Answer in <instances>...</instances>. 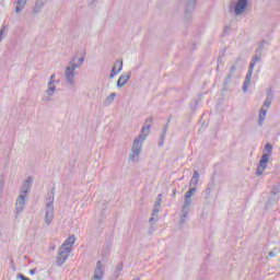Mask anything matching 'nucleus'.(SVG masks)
Listing matches in <instances>:
<instances>
[{
  "instance_id": "27",
  "label": "nucleus",
  "mask_w": 280,
  "mask_h": 280,
  "mask_svg": "<svg viewBox=\"0 0 280 280\" xmlns=\"http://www.w3.org/2000/svg\"><path fill=\"white\" fill-rule=\"evenodd\" d=\"M271 104H272V94H268L261 108H266L268 110V108H270Z\"/></svg>"
},
{
  "instance_id": "15",
  "label": "nucleus",
  "mask_w": 280,
  "mask_h": 280,
  "mask_svg": "<svg viewBox=\"0 0 280 280\" xmlns=\"http://www.w3.org/2000/svg\"><path fill=\"white\" fill-rule=\"evenodd\" d=\"M55 78H56V74H51L50 81L48 82V89L46 93L49 97H52L54 93H56V85H54V82H58V81H55L54 80Z\"/></svg>"
},
{
  "instance_id": "25",
  "label": "nucleus",
  "mask_w": 280,
  "mask_h": 280,
  "mask_svg": "<svg viewBox=\"0 0 280 280\" xmlns=\"http://www.w3.org/2000/svg\"><path fill=\"white\" fill-rule=\"evenodd\" d=\"M170 119L167 124L164 126L163 133L161 135L160 141L158 142L159 147L162 148L164 141H165V135H167V128H170Z\"/></svg>"
},
{
  "instance_id": "30",
  "label": "nucleus",
  "mask_w": 280,
  "mask_h": 280,
  "mask_svg": "<svg viewBox=\"0 0 280 280\" xmlns=\"http://www.w3.org/2000/svg\"><path fill=\"white\" fill-rule=\"evenodd\" d=\"M196 191H197L196 187H191L189 190L186 191L184 198H191V196H194Z\"/></svg>"
},
{
  "instance_id": "39",
  "label": "nucleus",
  "mask_w": 280,
  "mask_h": 280,
  "mask_svg": "<svg viewBox=\"0 0 280 280\" xmlns=\"http://www.w3.org/2000/svg\"><path fill=\"white\" fill-rule=\"evenodd\" d=\"M34 272H36V269H31L30 270V275H34Z\"/></svg>"
},
{
  "instance_id": "1",
  "label": "nucleus",
  "mask_w": 280,
  "mask_h": 280,
  "mask_svg": "<svg viewBox=\"0 0 280 280\" xmlns=\"http://www.w3.org/2000/svg\"><path fill=\"white\" fill-rule=\"evenodd\" d=\"M260 60H261V52H259L258 55H255L252 58L247 74H246L244 83H243V93H248V86H250V80L253 78V71L255 70V66L257 65V62H259Z\"/></svg>"
},
{
  "instance_id": "13",
  "label": "nucleus",
  "mask_w": 280,
  "mask_h": 280,
  "mask_svg": "<svg viewBox=\"0 0 280 280\" xmlns=\"http://www.w3.org/2000/svg\"><path fill=\"white\" fill-rule=\"evenodd\" d=\"M25 195H20L15 202V211L16 213H21L23 211V208L25 207Z\"/></svg>"
},
{
  "instance_id": "40",
  "label": "nucleus",
  "mask_w": 280,
  "mask_h": 280,
  "mask_svg": "<svg viewBox=\"0 0 280 280\" xmlns=\"http://www.w3.org/2000/svg\"><path fill=\"white\" fill-rule=\"evenodd\" d=\"M207 191H208V196H209V194H211V189L208 187Z\"/></svg>"
},
{
  "instance_id": "38",
  "label": "nucleus",
  "mask_w": 280,
  "mask_h": 280,
  "mask_svg": "<svg viewBox=\"0 0 280 280\" xmlns=\"http://www.w3.org/2000/svg\"><path fill=\"white\" fill-rule=\"evenodd\" d=\"M3 191V180H0V192Z\"/></svg>"
},
{
  "instance_id": "26",
  "label": "nucleus",
  "mask_w": 280,
  "mask_h": 280,
  "mask_svg": "<svg viewBox=\"0 0 280 280\" xmlns=\"http://www.w3.org/2000/svg\"><path fill=\"white\" fill-rule=\"evenodd\" d=\"M121 270H124V264L119 262L116 265V269L114 272V279H119V275H121Z\"/></svg>"
},
{
  "instance_id": "6",
  "label": "nucleus",
  "mask_w": 280,
  "mask_h": 280,
  "mask_svg": "<svg viewBox=\"0 0 280 280\" xmlns=\"http://www.w3.org/2000/svg\"><path fill=\"white\" fill-rule=\"evenodd\" d=\"M268 161H270V155L262 154L256 170V176H261V174L266 172V167H268Z\"/></svg>"
},
{
  "instance_id": "28",
  "label": "nucleus",
  "mask_w": 280,
  "mask_h": 280,
  "mask_svg": "<svg viewBox=\"0 0 280 280\" xmlns=\"http://www.w3.org/2000/svg\"><path fill=\"white\" fill-rule=\"evenodd\" d=\"M115 97H117V94L115 92L110 93L105 100V106H110L115 102Z\"/></svg>"
},
{
  "instance_id": "32",
  "label": "nucleus",
  "mask_w": 280,
  "mask_h": 280,
  "mask_svg": "<svg viewBox=\"0 0 280 280\" xmlns=\"http://www.w3.org/2000/svg\"><path fill=\"white\" fill-rule=\"evenodd\" d=\"M265 152L267 153H264V154H268L270 159V154H272V144L270 143L265 144Z\"/></svg>"
},
{
  "instance_id": "10",
  "label": "nucleus",
  "mask_w": 280,
  "mask_h": 280,
  "mask_svg": "<svg viewBox=\"0 0 280 280\" xmlns=\"http://www.w3.org/2000/svg\"><path fill=\"white\" fill-rule=\"evenodd\" d=\"M32 183H34V179L30 176L25 179L22 188H21V195L27 196L32 191Z\"/></svg>"
},
{
  "instance_id": "31",
  "label": "nucleus",
  "mask_w": 280,
  "mask_h": 280,
  "mask_svg": "<svg viewBox=\"0 0 280 280\" xmlns=\"http://www.w3.org/2000/svg\"><path fill=\"white\" fill-rule=\"evenodd\" d=\"M277 194H280V182L278 184H276L273 187H272V190H271V195L272 196H277Z\"/></svg>"
},
{
  "instance_id": "8",
  "label": "nucleus",
  "mask_w": 280,
  "mask_h": 280,
  "mask_svg": "<svg viewBox=\"0 0 280 280\" xmlns=\"http://www.w3.org/2000/svg\"><path fill=\"white\" fill-rule=\"evenodd\" d=\"M248 8V0H237L235 7H234V14L236 16H241V14H244V10Z\"/></svg>"
},
{
  "instance_id": "24",
  "label": "nucleus",
  "mask_w": 280,
  "mask_h": 280,
  "mask_svg": "<svg viewBox=\"0 0 280 280\" xmlns=\"http://www.w3.org/2000/svg\"><path fill=\"white\" fill-rule=\"evenodd\" d=\"M199 180H200V173H198V171H195L190 179L189 187H197Z\"/></svg>"
},
{
  "instance_id": "37",
  "label": "nucleus",
  "mask_w": 280,
  "mask_h": 280,
  "mask_svg": "<svg viewBox=\"0 0 280 280\" xmlns=\"http://www.w3.org/2000/svg\"><path fill=\"white\" fill-rule=\"evenodd\" d=\"M82 62H84V57L79 58V63H77V65H79V67H80L82 65Z\"/></svg>"
},
{
  "instance_id": "19",
  "label": "nucleus",
  "mask_w": 280,
  "mask_h": 280,
  "mask_svg": "<svg viewBox=\"0 0 280 280\" xmlns=\"http://www.w3.org/2000/svg\"><path fill=\"white\" fill-rule=\"evenodd\" d=\"M130 80V73L121 74L117 81L118 89H121L122 86H126L128 84V81Z\"/></svg>"
},
{
  "instance_id": "17",
  "label": "nucleus",
  "mask_w": 280,
  "mask_h": 280,
  "mask_svg": "<svg viewBox=\"0 0 280 280\" xmlns=\"http://www.w3.org/2000/svg\"><path fill=\"white\" fill-rule=\"evenodd\" d=\"M102 277H104V269H102V261L98 260L94 270V279L100 280L102 279Z\"/></svg>"
},
{
  "instance_id": "42",
  "label": "nucleus",
  "mask_w": 280,
  "mask_h": 280,
  "mask_svg": "<svg viewBox=\"0 0 280 280\" xmlns=\"http://www.w3.org/2000/svg\"><path fill=\"white\" fill-rule=\"evenodd\" d=\"M273 250H277V247H275Z\"/></svg>"
},
{
  "instance_id": "11",
  "label": "nucleus",
  "mask_w": 280,
  "mask_h": 280,
  "mask_svg": "<svg viewBox=\"0 0 280 280\" xmlns=\"http://www.w3.org/2000/svg\"><path fill=\"white\" fill-rule=\"evenodd\" d=\"M54 213H55L54 207L46 206V212H45L44 221L47 224H51V222H54Z\"/></svg>"
},
{
  "instance_id": "23",
  "label": "nucleus",
  "mask_w": 280,
  "mask_h": 280,
  "mask_svg": "<svg viewBox=\"0 0 280 280\" xmlns=\"http://www.w3.org/2000/svg\"><path fill=\"white\" fill-rule=\"evenodd\" d=\"M75 244V236H69L59 248H71Z\"/></svg>"
},
{
  "instance_id": "20",
  "label": "nucleus",
  "mask_w": 280,
  "mask_h": 280,
  "mask_svg": "<svg viewBox=\"0 0 280 280\" xmlns=\"http://www.w3.org/2000/svg\"><path fill=\"white\" fill-rule=\"evenodd\" d=\"M56 196V186H52L50 191L47 195L48 202L46 203V207H54V198Z\"/></svg>"
},
{
  "instance_id": "14",
  "label": "nucleus",
  "mask_w": 280,
  "mask_h": 280,
  "mask_svg": "<svg viewBox=\"0 0 280 280\" xmlns=\"http://www.w3.org/2000/svg\"><path fill=\"white\" fill-rule=\"evenodd\" d=\"M198 0H189L187 5H186V11H185V19H191V12H194V9L196 8V3Z\"/></svg>"
},
{
  "instance_id": "16",
  "label": "nucleus",
  "mask_w": 280,
  "mask_h": 280,
  "mask_svg": "<svg viewBox=\"0 0 280 280\" xmlns=\"http://www.w3.org/2000/svg\"><path fill=\"white\" fill-rule=\"evenodd\" d=\"M45 3H47V0H36L35 7L33 8V14H40L43 8H45Z\"/></svg>"
},
{
  "instance_id": "33",
  "label": "nucleus",
  "mask_w": 280,
  "mask_h": 280,
  "mask_svg": "<svg viewBox=\"0 0 280 280\" xmlns=\"http://www.w3.org/2000/svg\"><path fill=\"white\" fill-rule=\"evenodd\" d=\"M5 30H8V25L2 24L0 28V42L3 40V35L5 34Z\"/></svg>"
},
{
  "instance_id": "5",
  "label": "nucleus",
  "mask_w": 280,
  "mask_h": 280,
  "mask_svg": "<svg viewBox=\"0 0 280 280\" xmlns=\"http://www.w3.org/2000/svg\"><path fill=\"white\" fill-rule=\"evenodd\" d=\"M69 255H71V248L59 247L58 255L56 257L57 266H62L65 261L69 259Z\"/></svg>"
},
{
  "instance_id": "9",
  "label": "nucleus",
  "mask_w": 280,
  "mask_h": 280,
  "mask_svg": "<svg viewBox=\"0 0 280 280\" xmlns=\"http://www.w3.org/2000/svg\"><path fill=\"white\" fill-rule=\"evenodd\" d=\"M150 128H152V118H149L144 121V125L141 129V141L148 139V135H150Z\"/></svg>"
},
{
  "instance_id": "2",
  "label": "nucleus",
  "mask_w": 280,
  "mask_h": 280,
  "mask_svg": "<svg viewBox=\"0 0 280 280\" xmlns=\"http://www.w3.org/2000/svg\"><path fill=\"white\" fill-rule=\"evenodd\" d=\"M77 69H80V65H77L75 62L70 61L69 66L65 70L66 82H67V84H69V86H73L75 84V70Z\"/></svg>"
},
{
  "instance_id": "7",
  "label": "nucleus",
  "mask_w": 280,
  "mask_h": 280,
  "mask_svg": "<svg viewBox=\"0 0 280 280\" xmlns=\"http://www.w3.org/2000/svg\"><path fill=\"white\" fill-rule=\"evenodd\" d=\"M185 201L182 207V222H185L189 215V207H191V198L184 197Z\"/></svg>"
},
{
  "instance_id": "22",
  "label": "nucleus",
  "mask_w": 280,
  "mask_h": 280,
  "mask_svg": "<svg viewBox=\"0 0 280 280\" xmlns=\"http://www.w3.org/2000/svg\"><path fill=\"white\" fill-rule=\"evenodd\" d=\"M159 213H161V209L160 208H153V211L151 213V218L149 219V222L151 224H156V222H159Z\"/></svg>"
},
{
  "instance_id": "4",
  "label": "nucleus",
  "mask_w": 280,
  "mask_h": 280,
  "mask_svg": "<svg viewBox=\"0 0 280 280\" xmlns=\"http://www.w3.org/2000/svg\"><path fill=\"white\" fill-rule=\"evenodd\" d=\"M240 65H243L242 57H237L230 68V73L225 77V80L223 82V86L225 90L231 84V80H233V75L235 71H237V68L240 67Z\"/></svg>"
},
{
  "instance_id": "21",
  "label": "nucleus",
  "mask_w": 280,
  "mask_h": 280,
  "mask_svg": "<svg viewBox=\"0 0 280 280\" xmlns=\"http://www.w3.org/2000/svg\"><path fill=\"white\" fill-rule=\"evenodd\" d=\"M266 115H268V109L261 107L258 114V126H264V121H266Z\"/></svg>"
},
{
  "instance_id": "36",
  "label": "nucleus",
  "mask_w": 280,
  "mask_h": 280,
  "mask_svg": "<svg viewBox=\"0 0 280 280\" xmlns=\"http://www.w3.org/2000/svg\"><path fill=\"white\" fill-rule=\"evenodd\" d=\"M277 256V253H275V252H269L268 253V257H276Z\"/></svg>"
},
{
  "instance_id": "3",
  "label": "nucleus",
  "mask_w": 280,
  "mask_h": 280,
  "mask_svg": "<svg viewBox=\"0 0 280 280\" xmlns=\"http://www.w3.org/2000/svg\"><path fill=\"white\" fill-rule=\"evenodd\" d=\"M140 154H141V133H139L137 139L133 141L131 153L129 155V161H132V163H139Z\"/></svg>"
},
{
  "instance_id": "41",
  "label": "nucleus",
  "mask_w": 280,
  "mask_h": 280,
  "mask_svg": "<svg viewBox=\"0 0 280 280\" xmlns=\"http://www.w3.org/2000/svg\"><path fill=\"white\" fill-rule=\"evenodd\" d=\"M173 196H176V190L173 191Z\"/></svg>"
},
{
  "instance_id": "18",
  "label": "nucleus",
  "mask_w": 280,
  "mask_h": 280,
  "mask_svg": "<svg viewBox=\"0 0 280 280\" xmlns=\"http://www.w3.org/2000/svg\"><path fill=\"white\" fill-rule=\"evenodd\" d=\"M25 5H27V0H16L14 12L16 14H20V12H23V10H25Z\"/></svg>"
},
{
  "instance_id": "34",
  "label": "nucleus",
  "mask_w": 280,
  "mask_h": 280,
  "mask_svg": "<svg viewBox=\"0 0 280 280\" xmlns=\"http://www.w3.org/2000/svg\"><path fill=\"white\" fill-rule=\"evenodd\" d=\"M16 279L30 280V278L25 277V275H23V273H19V275L16 276Z\"/></svg>"
},
{
  "instance_id": "29",
  "label": "nucleus",
  "mask_w": 280,
  "mask_h": 280,
  "mask_svg": "<svg viewBox=\"0 0 280 280\" xmlns=\"http://www.w3.org/2000/svg\"><path fill=\"white\" fill-rule=\"evenodd\" d=\"M163 202V195H158L155 203H154V208L155 209H161V203Z\"/></svg>"
},
{
  "instance_id": "35",
  "label": "nucleus",
  "mask_w": 280,
  "mask_h": 280,
  "mask_svg": "<svg viewBox=\"0 0 280 280\" xmlns=\"http://www.w3.org/2000/svg\"><path fill=\"white\" fill-rule=\"evenodd\" d=\"M266 45V40H262L258 47V49H264V46Z\"/></svg>"
},
{
  "instance_id": "12",
  "label": "nucleus",
  "mask_w": 280,
  "mask_h": 280,
  "mask_svg": "<svg viewBox=\"0 0 280 280\" xmlns=\"http://www.w3.org/2000/svg\"><path fill=\"white\" fill-rule=\"evenodd\" d=\"M124 69V61L117 59L115 66L112 69L109 78L113 79Z\"/></svg>"
}]
</instances>
